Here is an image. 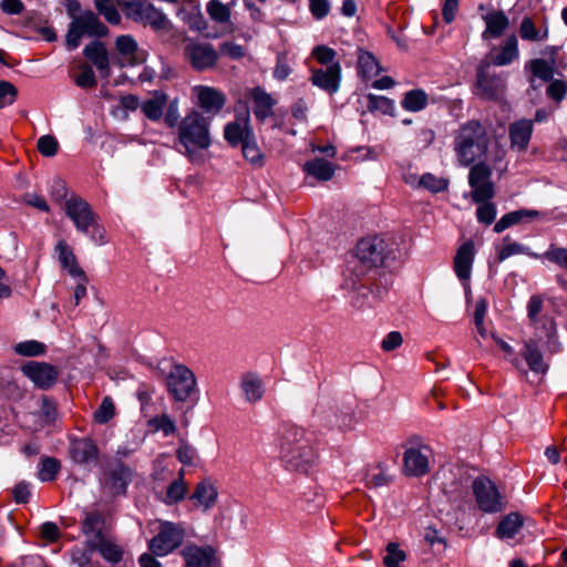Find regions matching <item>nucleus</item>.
<instances>
[{
    "label": "nucleus",
    "mask_w": 567,
    "mask_h": 567,
    "mask_svg": "<svg viewBox=\"0 0 567 567\" xmlns=\"http://www.w3.org/2000/svg\"><path fill=\"white\" fill-rule=\"evenodd\" d=\"M187 486L184 481V470H181L178 477L174 480L167 487L165 503L176 504L185 498Z\"/></svg>",
    "instance_id": "37998d69"
},
{
    "label": "nucleus",
    "mask_w": 567,
    "mask_h": 567,
    "mask_svg": "<svg viewBox=\"0 0 567 567\" xmlns=\"http://www.w3.org/2000/svg\"><path fill=\"white\" fill-rule=\"evenodd\" d=\"M150 424L156 430L162 431L165 436L176 432V424L168 414H162L153 417Z\"/></svg>",
    "instance_id": "bf43d9fd"
},
{
    "label": "nucleus",
    "mask_w": 567,
    "mask_h": 567,
    "mask_svg": "<svg viewBox=\"0 0 567 567\" xmlns=\"http://www.w3.org/2000/svg\"><path fill=\"white\" fill-rule=\"evenodd\" d=\"M177 460L184 465H192L198 457V453L195 447L186 442H181L176 451Z\"/></svg>",
    "instance_id": "e2e57ef3"
},
{
    "label": "nucleus",
    "mask_w": 567,
    "mask_h": 567,
    "mask_svg": "<svg viewBox=\"0 0 567 567\" xmlns=\"http://www.w3.org/2000/svg\"><path fill=\"white\" fill-rule=\"evenodd\" d=\"M540 257L567 270V248L551 244Z\"/></svg>",
    "instance_id": "8fccbe9b"
},
{
    "label": "nucleus",
    "mask_w": 567,
    "mask_h": 567,
    "mask_svg": "<svg viewBox=\"0 0 567 567\" xmlns=\"http://www.w3.org/2000/svg\"><path fill=\"white\" fill-rule=\"evenodd\" d=\"M64 212L78 231L87 235L96 245L106 243L105 229L99 224L90 204L82 197L72 194L64 203Z\"/></svg>",
    "instance_id": "39448f33"
},
{
    "label": "nucleus",
    "mask_w": 567,
    "mask_h": 567,
    "mask_svg": "<svg viewBox=\"0 0 567 567\" xmlns=\"http://www.w3.org/2000/svg\"><path fill=\"white\" fill-rule=\"evenodd\" d=\"M336 51L327 45H317L312 50V56L322 65H331L332 63H338L334 61Z\"/></svg>",
    "instance_id": "680f3d73"
},
{
    "label": "nucleus",
    "mask_w": 567,
    "mask_h": 567,
    "mask_svg": "<svg viewBox=\"0 0 567 567\" xmlns=\"http://www.w3.org/2000/svg\"><path fill=\"white\" fill-rule=\"evenodd\" d=\"M288 464L296 471L308 473L318 461V453L305 430L291 425L286 430Z\"/></svg>",
    "instance_id": "423d86ee"
},
{
    "label": "nucleus",
    "mask_w": 567,
    "mask_h": 567,
    "mask_svg": "<svg viewBox=\"0 0 567 567\" xmlns=\"http://www.w3.org/2000/svg\"><path fill=\"white\" fill-rule=\"evenodd\" d=\"M474 257L475 247L471 240L461 245L454 257V271L465 288L468 287Z\"/></svg>",
    "instance_id": "5701e85b"
},
{
    "label": "nucleus",
    "mask_w": 567,
    "mask_h": 567,
    "mask_svg": "<svg viewBox=\"0 0 567 567\" xmlns=\"http://www.w3.org/2000/svg\"><path fill=\"white\" fill-rule=\"evenodd\" d=\"M504 246L499 249L497 255V260L503 262L505 259L509 258L514 255L526 254L533 258H539L540 256L535 252H529L528 247L520 245L518 243L512 241L508 236L504 237Z\"/></svg>",
    "instance_id": "c03bdc74"
},
{
    "label": "nucleus",
    "mask_w": 567,
    "mask_h": 567,
    "mask_svg": "<svg viewBox=\"0 0 567 567\" xmlns=\"http://www.w3.org/2000/svg\"><path fill=\"white\" fill-rule=\"evenodd\" d=\"M186 60L192 68L204 71L214 68L218 61L219 52L210 43H202L189 40L184 48Z\"/></svg>",
    "instance_id": "dca6fc26"
},
{
    "label": "nucleus",
    "mask_w": 567,
    "mask_h": 567,
    "mask_svg": "<svg viewBox=\"0 0 567 567\" xmlns=\"http://www.w3.org/2000/svg\"><path fill=\"white\" fill-rule=\"evenodd\" d=\"M381 65L377 58L363 49L358 50V72L363 79H372L380 74Z\"/></svg>",
    "instance_id": "c9c22d12"
},
{
    "label": "nucleus",
    "mask_w": 567,
    "mask_h": 567,
    "mask_svg": "<svg viewBox=\"0 0 567 567\" xmlns=\"http://www.w3.org/2000/svg\"><path fill=\"white\" fill-rule=\"evenodd\" d=\"M83 55L96 68L103 78L111 75L110 56L106 45L99 41H92L83 49Z\"/></svg>",
    "instance_id": "393cba45"
},
{
    "label": "nucleus",
    "mask_w": 567,
    "mask_h": 567,
    "mask_svg": "<svg viewBox=\"0 0 567 567\" xmlns=\"http://www.w3.org/2000/svg\"><path fill=\"white\" fill-rule=\"evenodd\" d=\"M115 415V404L110 396H105L96 411L94 412V421L99 424H105Z\"/></svg>",
    "instance_id": "3c124183"
},
{
    "label": "nucleus",
    "mask_w": 567,
    "mask_h": 567,
    "mask_svg": "<svg viewBox=\"0 0 567 567\" xmlns=\"http://www.w3.org/2000/svg\"><path fill=\"white\" fill-rule=\"evenodd\" d=\"M489 65V62H482L477 68L474 93L483 100L498 101L504 95L506 81L502 75L491 73Z\"/></svg>",
    "instance_id": "ddd939ff"
},
{
    "label": "nucleus",
    "mask_w": 567,
    "mask_h": 567,
    "mask_svg": "<svg viewBox=\"0 0 567 567\" xmlns=\"http://www.w3.org/2000/svg\"><path fill=\"white\" fill-rule=\"evenodd\" d=\"M429 104V95L422 89H413L404 93L401 106L408 112H420Z\"/></svg>",
    "instance_id": "e433bc0d"
},
{
    "label": "nucleus",
    "mask_w": 567,
    "mask_h": 567,
    "mask_svg": "<svg viewBox=\"0 0 567 567\" xmlns=\"http://www.w3.org/2000/svg\"><path fill=\"white\" fill-rule=\"evenodd\" d=\"M238 386L246 403L256 404L266 392V385L260 374L247 371L240 374Z\"/></svg>",
    "instance_id": "aec40b11"
},
{
    "label": "nucleus",
    "mask_w": 567,
    "mask_h": 567,
    "mask_svg": "<svg viewBox=\"0 0 567 567\" xmlns=\"http://www.w3.org/2000/svg\"><path fill=\"white\" fill-rule=\"evenodd\" d=\"M92 548L97 550L103 559L111 564H117L123 559V548L115 540L104 536L102 532L96 534Z\"/></svg>",
    "instance_id": "c756f323"
},
{
    "label": "nucleus",
    "mask_w": 567,
    "mask_h": 567,
    "mask_svg": "<svg viewBox=\"0 0 567 567\" xmlns=\"http://www.w3.org/2000/svg\"><path fill=\"white\" fill-rule=\"evenodd\" d=\"M38 151L47 157H52L58 153L59 143L52 135H43L38 140Z\"/></svg>",
    "instance_id": "052dcab7"
},
{
    "label": "nucleus",
    "mask_w": 567,
    "mask_h": 567,
    "mask_svg": "<svg viewBox=\"0 0 567 567\" xmlns=\"http://www.w3.org/2000/svg\"><path fill=\"white\" fill-rule=\"evenodd\" d=\"M61 468L60 461L55 457H42L40 462V468L38 477L41 482H51L55 480Z\"/></svg>",
    "instance_id": "a18cd8bd"
},
{
    "label": "nucleus",
    "mask_w": 567,
    "mask_h": 567,
    "mask_svg": "<svg viewBox=\"0 0 567 567\" xmlns=\"http://www.w3.org/2000/svg\"><path fill=\"white\" fill-rule=\"evenodd\" d=\"M185 538V529L181 524L162 522L159 530L148 542V549L156 556H166L178 548Z\"/></svg>",
    "instance_id": "9b49d317"
},
{
    "label": "nucleus",
    "mask_w": 567,
    "mask_h": 567,
    "mask_svg": "<svg viewBox=\"0 0 567 567\" xmlns=\"http://www.w3.org/2000/svg\"><path fill=\"white\" fill-rule=\"evenodd\" d=\"M485 30L482 33L484 40L497 39L504 34L509 25L508 17L501 10H493L483 16Z\"/></svg>",
    "instance_id": "c85d7f7f"
},
{
    "label": "nucleus",
    "mask_w": 567,
    "mask_h": 567,
    "mask_svg": "<svg viewBox=\"0 0 567 567\" xmlns=\"http://www.w3.org/2000/svg\"><path fill=\"white\" fill-rule=\"evenodd\" d=\"M419 184L432 193H440L447 188V181L431 173L423 174Z\"/></svg>",
    "instance_id": "4d7b16f0"
},
{
    "label": "nucleus",
    "mask_w": 567,
    "mask_h": 567,
    "mask_svg": "<svg viewBox=\"0 0 567 567\" xmlns=\"http://www.w3.org/2000/svg\"><path fill=\"white\" fill-rule=\"evenodd\" d=\"M488 145L489 136L480 121L470 120L454 133L453 150L457 163L463 167L486 161Z\"/></svg>",
    "instance_id": "f257e3e1"
},
{
    "label": "nucleus",
    "mask_w": 567,
    "mask_h": 567,
    "mask_svg": "<svg viewBox=\"0 0 567 567\" xmlns=\"http://www.w3.org/2000/svg\"><path fill=\"white\" fill-rule=\"evenodd\" d=\"M94 6L109 23L118 24L121 22V14L113 0H94Z\"/></svg>",
    "instance_id": "de8ad7c7"
},
{
    "label": "nucleus",
    "mask_w": 567,
    "mask_h": 567,
    "mask_svg": "<svg viewBox=\"0 0 567 567\" xmlns=\"http://www.w3.org/2000/svg\"><path fill=\"white\" fill-rule=\"evenodd\" d=\"M245 104L250 103L254 115L264 122L274 116L276 101L260 86L248 87L244 93Z\"/></svg>",
    "instance_id": "f3484780"
},
{
    "label": "nucleus",
    "mask_w": 567,
    "mask_h": 567,
    "mask_svg": "<svg viewBox=\"0 0 567 567\" xmlns=\"http://www.w3.org/2000/svg\"><path fill=\"white\" fill-rule=\"evenodd\" d=\"M122 10L127 19L145 27L148 25L156 32L172 29V23L167 17L147 0L124 1Z\"/></svg>",
    "instance_id": "0eeeda50"
},
{
    "label": "nucleus",
    "mask_w": 567,
    "mask_h": 567,
    "mask_svg": "<svg viewBox=\"0 0 567 567\" xmlns=\"http://www.w3.org/2000/svg\"><path fill=\"white\" fill-rule=\"evenodd\" d=\"M527 318L530 327L535 330L538 339L543 337L548 338L551 343V351L559 352L561 349L560 343L556 340V322L548 316H542L544 309V297L540 295H533L527 302Z\"/></svg>",
    "instance_id": "1a4fd4ad"
},
{
    "label": "nucleus",
    "mask_w": 567,
    "mask_h": 567,
    "mask_svg": "<svg viewBox=\"0 0 567 567\" xmlns=\"http://www.w3.org/2000/svg\"><path fill=\"white\" fill-rule=\"evenodd\" d=\"M165 105L164 100L158 99H150L146 100L142 105L141 109L144 113V115L151 120V121H157L163 115V107Z\"/></svg>",
    "instance_id": "6e6d98bb"
},
{
    "label": "nucleus",
    "mask_w": 567,
    "mask_h": 567,
    "mask_svg": "<svg viewBox=\"0 0 567 567\" xmlns=\"http://www.w3.org/2000/svg\"><path fill=\"white\" fill-rule=\"evenodd\" d=\"M115 49L131 64L141 63L144 56L138 51L136 40L130 34H123L115 39Z\"/></svg>",
    "instance_id": "f704fd0d"
},
{
    "label": "nucleus",
    "mask_w": 567,
    "mask_h": 567,
    "mask_svg": "<svg viewBox=\"0 0 567 567\" xmlns=\"http://www.w3.org/2000/svg\"><path fill=\"white\" fill-rule=\"evenodd\" d=\"M50 195L58 204L65 203L68 197V187L64 181L54 178L50 186Z\"/></svg>",
    "instance_id": "338daca9"
},
{
    "label": "nucleus",
    "mask_w": 567,
    "mask_h": 567,
    "mask_svg": "<svg viewBox=\"0 0 567 567\" xmlns=\"http://www.w3.org/2000/svg\"><path fill=\"white\" fill-rule=\"evenodd\" d=\"M519 35L526 41L543 42L548 38V29L538 30L534 21L525 17L519 27Z\"/></svg>",
    "instance_id": "a19ab883"
},
{
    "label": "nucleus",
    "mask_w": 567,
    "mask_h": 567,
    "mask_svg": "<svg viewBox=\"0 0 567 567\" xmlns=\"http://www.w3.org/2000/svg\"><path fill=\"white\" fill-rule=\"evenodd\" d=\"M311 82L313 85L330 94L338 92L341 83L340 63H332L326 69L313 70Z\"/></svg>",
    "instance_id": "b1692460"
},
{
    "label": "nucleus",
    "mask_w": 567,
    "mask_h": 567,
    "mask_svg": "<svg viewBox=\"0 0 567 567\" xmlns=\"http://www.w3.org/2000/svg\"><path fill=\"white\" fill-rule=\"evenodd\" d=\"M133 478V472L122 461L109 460L102 466L100 483L105 493L111 496L124 495Z\"/></svg>",
    "instance_id": "9d476101"
},
{
    "label": "nucleus",
    "mask_w": 567,
    "mask_h": 567,
    "mask_svg": "<svg viewBox=\"0 0 567 567\" xmlns=\"http://www.w3.org/2000/svg\"><path fill=\"white\" fill-rule=\"evenodd\" d=\"M385 251V243L377 236L362 238L355 246V251L348 260L343 270L344 282L347 289H354L360 277L372 267L383 262Z\"/></svg>",
    "instance_id": "f03ea898"
},
{
    "label": "nucleus",
    "mask_w": 567,
    "mask_h": 567,
    "mask_svg": "<svg viewBox=\"0 0 567 567\" xmlns=\"http://www.w3.org/2000/svg\"><path fill=\"white\" fill-rule=\"evenodd\" d=\"M244 157L254 166H262L264 154L258 147L254 134L241 144Z\"/></svg>",
    "instance_id": "49530a36"
},
{
    "label": "nucleus",
    "mask_w": 567,
    "mask_h": 567,
    "mask_svg": "<svg viewBox=\"0 0 567 567\" xmlns=\"http://www.w3.org/2000/svg\"><path fill=\"white\" fill-rule=\"evenodd\" d=\"M217 497L218 492L215 485L208 480H204L197 483L189 498L194 502L196 507L207 512L215 506Z\"/></svg>",
    "instance_id": "bb28decb"
},
{
    "label": "nucleus",
    "mask_w": 567,
    "mask_h": 567,
    "mask_svg": "<svg viewBox=\"0 0 567 567\" xmlns=\"http://www.w3.org/2000/svg\"><path fill=\"white\" fill-rule=\"evenodd\" d=\"M40 412L45 420L55 421L58 417L56 402L45 395L41 396Z\"/></svg>",
    "instance_id": "774afa93"
},
{
    "label": "nucleus",
    "mask_w": 567,
    "mask_h": 567,
    "mask_svg": "<svg viewBox=\"0 0 567 567\" xmlns=\"http://www.w3.org/2000/svg\"><path fill=\"white\" fill-rule=\"evenodd\" d=\"M185 567H216L215 549L209 546L186 545L181 551Z\"/></svg>",
    "instance_id": "412c9836"
},
{
    "label": "nucleus",
    "mask_w": 567,
    "mask_h": 567,
    "mask_svg": "<svg viewBox=\"0 0 567 567\" xmlns=\"http://www.w3.org/2000/svg\"><path fill=\"white\" fill-rule=\"evenodd\" d=\"M365 107L371 113H379L382 115H393L395 110L393 100L375 94L365 95Z\"/></svg>",
    "instance_id": "58836bf2"
},
{
    "label": "nucleus",
    "mask_w": 567,
    "mask_h": 567,
    "mask_svg": "<svg viewBox=\"0 0 567 567\" xmlns=\"http://www.w3.org/2000/svg\"><path fill=\"white\" fill-rule=\"evenodd\" d=\"M249 121L250 114L246 105L244 112L237 114L235 121L225 126L224 137L231 146L241 145L246 140L251 137L254 133Z\"/></svg>",
    "instance_id": "6ab92c4d"
},
{
    "label": "nucleus",
    "mask_w": 567,
    "mask_h": 567,
    "mask_svg": "<svg viewBox=\"0 0 567 567\" xmlns=\"http://www.w3.org/2000/svg\"><path fill=\"white\" fill-rule=\"evenodd\" d=\"M518 58V40L516 35H511L501 44L499 52L492 56L489 63L496 66H504L511 64Z\"/></svg>",
    "instance_id": "72a5a7b5"
},
{
    "label": "nucleus",
    "mask_w": 567,
    "mask_h": 567,
    "mask_svg": "<svg viewBox=\"0 0 567 567\" xmlns=\"http://www.w3.org/2000/svg\"><path fill=\"white\" fill-rule=\"evenodd\" d=\"M522 355L533 372L545 373L547 371L548 365L544 361L543 353L536 340L529 339L524 343Z\"/></svg>",
    "instance_id": "473e14b6"
},
{
    "label": "nucleus",
    "mask_w": 567,
    "mask_h": 567,
    "mask_svg": "<svg viewBox=\"0 0 567 567\" xmlns=\"http://www.w3.org/2000/svg\"><path fill=\"white\" fill-rule=\"evenodd\" d=\"M219 52L231 60H239L246 54V50L243 45L230 41L220 43Z\"/></svg>",
    "instance_id": "69168bd1"
},
{
    "label": "nucleus",
    "mask_w": 567,
    "mask_h": 567,
    "mask_svg": "<svg viewBox=\"0 0 567 567\" xmlns=\"http://www.w3.org/2000/svg\"><path fill=\"white\" fill-rule=\"evenodd\" d=\"M169 395L178 402L187 401L197 392V382L190 369L183 364H175L166 378Z\"/></svg>",
    "instance_id": "f8f14e48"
},
{
    "label": "nucleus",
    "mask_w": 567,
    "mask_h": 567,
    "mask_svg": "<svg viewBox=\"0 0 567 567\" xmlns=\"http://www.w3.org/2000/svg\"><path fill=\"white\" fill-rule=\"evenodd\" d=\"M539 213L537 210L520 209L511 212L502 216V218L495 224L494 231L499 234L508 227L518 224L524 217H536Z\"/></svg>",
    "instance_id": "ea45409f"
},
{
    "label": "nucleus",
    "mask_w": 567,
    "mask_h": 567,
    "mask_svg": "<svg viewBox=\"0 0 567 567\" xmlns=\"http://www.w3.org/2000/svg\"><path fill=\"white\" fill-rule=\"evenodd\" d=\"M524 517L517 512L505 515L498 523L495 534L502 540L513 539L524 526Z\"/></svg>",
    "instance_id": "2f4dec72"
},
{
    "label": "nucleus",
    "mask_w": 567,
    "mask_h": 567,
    "mask_svg": "<svg viewBox=\"0 0 567 567\" xmlns=\"http://www.w3.org/2000/svg\"><path fill=\"white\" fill-rule=\"evenodd\" d=\"M432 449L415 436L408 440L403 453V473L421 477L431 470Z\"/></svg>",
    "instance_id": "6e6552de"
},
{
    "label": "nucleus",
    "mask_w": 567,
    "mask_h": 567,
    "mask_svg": "<svg viewBox=\"0 0 567 567\" xmlns=\"http://www.w3.org/2000/svg\"><path fill=\"white\" fill-rule=\"evenodd\" d=\"M66 12L72 21L69 24L65 35L66 48L75 50L83 35L104 38L109 34L107 27L102 23L99 17L91 10L81 12V4L78 0H66Z\"/></svg>",
    "instance_id": "20e7f679"
},
{
    "label": "nucleus",
    "mask_w": 567,
    "mask_h": 567,
    "mask_svg": "<svg viewBox=\"0 0 567 567\" xmlns=\"http://www.w3.org/2000/svg\"><path fill=\"white\" fill-rule=\"evenodd\" d=\"M468 185L472 188L471 198L474 203L492 199L495 195L492 182V168L486 161L471 165Z\"/></svg>",
    "instance_id": "4468645a"
},
{
    "label": "nucleus",
    "mask_w": 567,
    "mask_h": 567,
    "mask_svg": "<svg viewBox=\"0 0 567 567\" xmlns=\"http://www.w3.org/2000/svg\"><path fill=\"white\" fill-rule=\"evenodd\" d=\"M55 251L58 252V260L61 267L68 270L70 276L80 280H86L85 272L79 266L75 255L65 240L61 239L58 241Z\"/></svg>",
    "instance_id": "cd10ccee"
},
{
    "label": "nucleus",
    "mask_w": 567,
    "mask_h": 567,
    "mask_svg": "<svg viewBox=\"0 0 567 567\" xmlns=\"http://www.w3.org/2000/svg\"><path fill=\"white\" fill-rule=\"evenodd\" d=\"M18 95L17 87L8 81H0V107L14 103Z\"/></svg>",
    "instance_id": "0e129e2a"
},
{
    "label": "nucleus",
    "mask_w": 567,
    "mask_h": 567,
    "mask_svg": "<svg viewBox=\"0 0 567 567\" xmlns=\"http://www.w3.org/2000/svg\"><path fill=\"white\" fill-rule=\"evenodd\" d=\"M45 346L37 340L19 342L14 346V351L23 357H39L45 353Z\"/></svg>",
    "instance_id": "09e8293b"
},
{
    "label": "nucleus",
    "mask_w": 567,
    "mask_h": 567,
    "mask_svg": "<svg viewBox=\"0 0 567 567\" xmlns=\"http://www.w3.org/2000/svg\"><path fill=\"white\" fill-rule=\"evenodd\" d=\"M22 372L42 390L53 386L59 378L58 369L47 362L31 361L22 367Z\"/></svg>",
    "instance_id": "a211bd4d"
},
{
    "label": "nucleus",
    "mask_w": 567,
    "mask_h": 567,
    "mask_svg": "<svg viewBox=\"0 0 567 567\" xmlns=\"http://www.w3.org/2000/svg\"><path fill=\"white\" fill-rule=\"evenodd\" d=\"M533 133V123L529 120L517 121L509 126V138L513 148L525 151Z\"/></svg>",
    "instance_id": "7c9ffc66"
},
{
    "label": "nucleus",
    "mask_w": 567,
    "mask_h": 567,
    "mask_svg": "<svg viewBox=\"0 0 567 567\" xmlns=\"http://www.w3.org/2000/svg\"><path fill=\"white\" fill-rule=\"evenodd\" d=\"M206 11L209 18L218 24H227L230 22V8L219 0H210L207 2Z\"/></svg>",
    "instance_id": "79ce46f5"
},
{
    "label": "nucleus",
    "mask_w": 567,
    "mask_h": 567,
    "mask_svg": "<svg viewBox=\"0 0 567 567\" xmlns=\"http://www.w3.org/2000/svg\"><path fill=\"white\" fill-rule=\"evenodd\" d=\"M406 554L404 550L399 548L395 543H389L386 546V555L383 557V564L385 567H399L400 563L405 560Z\"/></svg>",
    "instance_id": "864d4df0"
},
{
    "label": "nucleus",
    "mask_w": 567,
    "mask_h": 567,
    "mask_svg": "<svg viewBox=\"0 0 567 567\" xmlns=\"http://www.w3.org/2000/svg\"><path fill=\"white\" fill-rule=\"evenodd\" d=\"M472 487L476 504L484 513H497L505 507L504 497L488 477L475 478Z\"/></svg>",
    "instance_id": "2eb2a0df"
},
{
    "label": "nucleus",
    "mask_w": 567,
    "mask_h": 567,
    "mask_svg": "<svg viewBox=\"0 0 567 567\" xmlns=\"http://www.w3.org/2000/svg\"><path fill=\"white\" fill-rule=\"evenodd\" d=\"M491 200L492 199H486L484 202L476 203L478 205L476 209L477 220L485 225H491L496 217V207Z\"/></svg>",
    "instance_id": "5fc2aeb1"
},
{
    "label": "nucleus",
    "mask_w": 567,
    "mask_h": 567,
    "mask_svg": "<svg viewBox=\"0 0 567 567\" xmlns=\"http://www.w3.org/2000/svg\"><path fill=\"white\" fill-rule=\"evenodd\" d=\"M306 172L319 181H329L334 174V165L326 159L316 158L305 164Z\"/></svg>",
    "instance_id": "4c0bfd02"
},
{
    "label": "nucleus",
    "mask_w": 567,
    "mask_h": 567,
    "mask_svg": "<svg viewBox=\"0 0 567 567\" xmlns=\"http://www.w3.org/2000/svg\"><path fill=\"white\" fill-rule=\"evenodd\" d=\"M178 142L190 162L202 163L199 152L212 144L208 120L197 111L188 113L178 124Z\"/></svg>",
    "instance_id": "7ed1b4c3"
},
{
    "label": "nucleus",
    "mask_w": 567,
    "mask_h": 567,
    "mask_svg": "<svg viewBox=\"0 0 567 567\" xmlns=\"http://www.w3.org/2000/svg\"><path fill=\"white\" fill-rule=\"evenodd\" d=\"M69 454L74 463L86 465L99 458L100 451L92 439L81 437L71 440Z\"/></svg>",
    "instance_id": "4be33fe9"
},
{
    "label": "nucleus",
    "mask_w": 567,
    "mask_h": 567,
    "mask_svg": "<svg viewBox=\"0 0 567 567\" xmlns=\"http://www.w3.org/2000/svg\"><path fill=\"white\" fill-rule=\"evenodd\" d=\"M80 74L75 78V84L82 89L96 86V79L92 66L87 63L80 65Z\"/></svg>",
    "instance_id": "13d9d810"
},
{
    "label": "nucleus",
    "mask_w": 567,
    "mask_h": 567,
    "mask_svg": "<svg viewBox=\"0 0 567 567\" xmlns=\"http://www.w3.org/2000/svg\"><path fill=\"white\" fill-rule=\"evenodd\" d=\"M529 69L534 76L543 81H549L554 76V68L543 59H535L529 62Z\"/></svg>",
    "instance_id": "603ef678"
},
{
    "label": "nucleus",
    "mask_w": 567,
    "mask_h": 567,
    "mask_svg": "<svg viewBox=\"0 0 567 567\" xmlns=\"http://www.w3.org/2000/svg\"><path fill=\"white\" fill-rule=\"evenodd\" d=\"M198 99V105L206 112L212 114L219 113L225 103L226 96L217 89L212 86L199 85L195 87Z\"/></svg>",
    "instance_id": "a878e982"
}]
</instances>
